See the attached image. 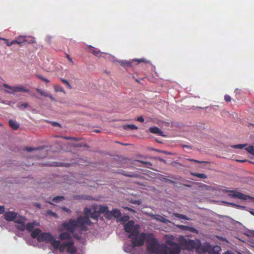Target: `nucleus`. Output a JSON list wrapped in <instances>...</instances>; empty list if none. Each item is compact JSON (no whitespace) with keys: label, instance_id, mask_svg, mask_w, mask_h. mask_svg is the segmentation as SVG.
Instances as JSON below:
<instances>
[{"label":"nucleus","instance_id":"29","mask_svg":"<svg viewBox=\"0 0 254 254\" xmlns=\"http://www.w3.org/2000/svg\"><path fill=\"white\" fill-rule=\"evenodd\" d=\"M123 128L126 130H127L129 129H131V130H134V129H137L138 127L134 125H124L123 126Z\"/></svg>","mask_w":254,"mask_h":254},{"label":"nucleus","instance_id":"26","mask_svg":"<svg viewBox=\"0 0 254 254\" xmlns=\"http://www.w3.org/2000/svg\"><path fill=\"white\" fill-rule=\"evenodd\" d=\"M54 90L55 92H61L64 93H65V92L63 87L59 84H56L54 86Z\"/></svg>","mask_w":254,"mask_h":254},{"label":"nucleus","instance_id":"24","mask_svg":"<svg viewBox=\"0 0 254 254\" xmlns=\"http://www.w3.org/2000/svg\"><path fill=\"white\" fill-rule=\"evenodd\" d=\"M8 123L10 127L14 130H16L19 127V124L15 121L10 120Z\"/></svg>","mask_w":254,"mask_h":254},{"label":"nucleus","instance_id":"53","mask_svg":"<svg viewBox=\"0 0 254 254\" xmlns=\"http://www.w3.org/2000/svg\"><path fill=\"white\" fill-rule=\"evenodd\" d=\"M4 211V207L3 206H0V214H2Z\"/></svg>","mask_w":254,"mask_h":254},{"label":"nucleus","instance_id":"32","mask_svg":"<svg viewBox=\"0 0 254 254\" xmlns=\"http://www.w3.org/2000/svg\"><path fill=\"white\" fill-rule=\"evenodd\" d=\"M64 197L63 196H57L54 197L52 199V201L58 203L61 201L64 200Z\"/></svg>","mask_w":254,"mask_h":254},{"label":"nucleus","instance_id":"4","mask_svg":"<svg viewBox=\"0 0 254 254\" xmlns=\"http://www.w3.org/2000/svg\"><path fill=\"white\" fill-rule=\"evenodd\" d=\"M148 234L145 233L139 234V233L138 234L133 235L132 238H129L131 239L132 248L142 246L144 244L145 240L146 241L147 239Z\"/></svg>","mask_w":254,"mask_h":254},{"label":"nucleus","instance_id":"3","mask_svg":"<svg viewBox=\"0 0 254 254\" xmlns=\"http://www.w3.org/2000/svg\"><path fill=\"white\" fill-rule=\"evenodd\" d=\"M124 230L127 233L128 238H132L133 235L138 234L140 230V226L135 225L132 220L129 221L124 226Z\"/></svg>","mask_w":254,"mask_h":254},{"label":"nucleus","instance_id":"27","mask_svg":"<svg viewBox=\"0 0 254 254\" xmlns=\"http://www.w3.org/2000/svg\"><path fill=\"white\" fill-rule=\"evenodd\" d=\"M15 227L18 230L23 231L25 229V225L24 223L18 222V223H16Z\"/></svg>","mask_w":254,"mask_h":254},{"label":"nucleus","instance_id":"51","mask_svg":"<svg viewBox=\"0 0 254 254\" xmlns=\"http://www.w3.org/2000/svg\"><path fill=\"white\" fill-rule=\"evenodd\" d=\"M122 64H125L127 66L131 65V63L130 62H128V61L122 62Z\"/></svg>","mask_w":254,"mask_h":254},{"label":"nucleus","instance_id":"36","mask_svg":"<svg viewBox=\"0 0 254 254\" xmlns=\"http://www.w3.org/2000/svg\"><path fill=\"white\" fill-rule=\"evenodd\" d=\"M124 172H125L124 171ZM123 175L125 176H127V177H131V178H138L139 175L137 174H135V173H129V174H127V173H122Z\"/></svg>","mask_w":254,"mask_h":254},{"label":"nucleus","instance_id":"11","mask_svg":"<svg viewBox=\"0 0 254 254\" xmlns=\"http://www.w3.org/2000/svg\"><path fill=\"white\" fill-rule=\"evenodd\" d=\"M211 249V245L208 242H205L203 244L199 245L197 248L196 252L198 253L202 254L203 253H210Z\"/></svg>","mask_w":254,"mask_h":254},{"label":"nucleus","instance_id":"31","mask_svg":"<svg viewBox=\"0 0 254 254\" xmlns=\"http://www.w3.org/2000/svg\"><path fill=\"white\" fill-rule=\"evenodd\" d=\"M42 148H42V147L34 148V147H26L25 150H26L28 152H31V151H35L36 152H39L41 150H42Z\"/></svg>","mask_w":254,"mask_h":254},{"label":"nucleus","instance_id":"63","mask_svg":"<svg viewBox=\"0 0 254 254\" xmlns=\"http://www.w3.org/2000/svg\"><path fill=\"white\" fill-rule=\"evenodd\" d=\"M223 254H233L231 252H227Z\"/></svg>","mask_w":254,"mask_h":254},{"label":"nucleus","instance_id":"37","mask_svg":"<svg viewBox=\"0 0 254 254\" xmlns=\"http://www.w3.org/2000/svg\"><path fill=\"white\" fill-rule=\"evenodd\" d=\"M60 137L63 139H65L66 140H71H71H73L74 141H76L79 140V139L78 138H76V137H72L66 136H61Z\"/></svg>","mask_w":254,"mask_h":254},{"label":"nucleus","instance_id":"44","mask_svg":"<svg viewBox=\"0 0 254 254\" xmlns=\"http://www.w3.org/2000/svg\"><path fill=\"white\" fill-rule=\"evenodd\" d=\"M247 145V144H237L234 145L232 146V147L235 149H242L244 147L246 146Z\"/></svg>","mask_w":254,"mask_h":254},{"label":"nucleus","instance_id":"48","mask_svg":"<svg viewBox=\"0 0 254 254\" xmlns=\"http://www.w3.org/2000/svg\"><path fill=\"white\" fill-rule=\"evenodd\" d=\"M61 209L63 211L66 212L67 213H71V210L67 208H66L65 207H62Z\"/></svg>","mask_w":254,"mask_h":254},{"label":"nucleus","instance_id":"42","mask_svg":"<svg viewBox=\"0 0 254 254\" xmlns=\"http://www.w3.org/2000/svg\"><path fill=\"white\" fill-rule=\"evenodd\" d=\"M174 215L180 218V219H185V220H188V218L187 217V216L184 214H179V213H175L174 214Z\"/></svg>","mask_w":254,"mask_h":254},{"label":"nucleus","instance_id":"46","mask_svg":"<svg viewBox=\"0 0 254 254\" xmlns=\"http://www.w3.org/2000/svg\"><path fill=\"white\" fill-rule=\"evenodd\" d=\"M47 213L49 215H52L53 216H54V217L55 218H58V215L55 212H53L52 210H49L47 211Z\"/></svg>","mask_w":254,"mask_h":254},{"label":"nucleus","instance_id":"58","mask_svg":"<svg viewBox=\"0 0 254 254\" xmlns=\"http://www.w3.org/2000/svg\"><path fill=\"white\" fill-rule=\"evenodd\" d=\"M47 97H49L52 100H55V99L53 98V97L51 95L49 94V93H48V96H47Z\"/></svg>","mask_w":254,"mask_h":254},{"label":"nucleus","instance_id":"40","mask_svg":"<svg viewBox=\"0 0 254 254\" xmlns=\"http://www.w3.org/2000/svg\"><path fill=\"white\" fill-rule=\"evenodd\" d=\"M188 160L192 162H194L195 163H199V164H208L209 162L208 161H199L195 159H188Z\"/></svg>","mask_w":254,"mask_h":254},{"label":"nucleus","instance_id":"15","mask_svg":"<svg viewBox=\"0 0 254 254\" xmlns=\"http://www.w3.org/2000/svg\"><path fill=\"white\" fill-rule=\"evenodd\" d=\"M98 211L100 212V213H104L105 217L106 218L110 219V216H109L110 215V211H109L107 206H100L99 208Z\"/></svg>","mask_w":254,"mask_h":254},{"label":"nucleus","instance_id":"49","mask_svg":"<svg viewBox=\"0 0 254 254\" xmlns=\"http://www.w3.org/2000/svg\"><path fill=\"white\" fill-rule=\"evenodd\" d=\"M129 219V217L128 216H124L122 217L121 219V221L123 222L127 221Z\"/></svg>","mask_w":254,"mask_h":254},{"label":"nucleus","instance_id":"25","mask_svg":"<svg viewBox=\"0 0 254 254\" xmlns=\"http://www.w3.org/2000/svg\"><path fill=\"white\" fill-rule=\"evenodd\" d=\"M152 217L154 219L159 220V221L163 223H167V222L169 221L168 220H167V219L165 218L164 217L160 215H153Z\"/></svg>","mask_w":254,"mask_h":254},{"label":"nucleus","instance_id":"1","mask_svg":"<svg viewBox=\"0 0 254 254\" xmlns=\"http://www.w3.org/2000/svg\"><path fill=\"white\" fill-rule=\"evenodd\" d=\"M146 249L148 254H168V247L163 244H160L152 233L148 234Z\"/></svg>","mask_w":254,"mask_h":254},{"label":"nucleus","instance_id":"19","mask_svg":"<svg viewBox=\"0 0 254 254\" xmlns=\"http://www.w3.org/2000/svg\"><path fill=\"white\" fill-rule=\"evenodd\" d=\"M89 48L90 49V52L94 55L98 57L101 56L102 52L99 50H98L91 46H90Z\"/></svg>","mask_w":254,"mask_h":254},{"label":"nucleus","instance_id":"56","mask_svg":"<svg viewBox=\"0 0 254 254\" xmlns=\"http://www.w3.org/2000/svg\"><path fill=\"white\" fill-rule=\"evenodd\" d=\"M66 57H67V59H68V60L70 62H71V63H72V64L73 63V61L72 60L71 58H70V57L69 56V55H67Z\"/></svg>","mask_w":254,"mask_h":254},{"label":"nucleus","instance_id":"39","mask_svg":"<svg viewBox=\"0 0 254 254\" xmlns=\"http://www.w3.org/2000/svg\"><path fill=\"white\" fill-rule=\"evenodd\" d=\"M36 91L39 93V94H40L42 96H43L44 97H47L48 96V93L42 90L41 89H39V88H36Z\"/></svg>","mask_w":254,"mask_h":254},{"label":"nucleus","instance_id":"20","mask_svg":"<svg viewBox=\"0 0 254 254\" xmlns=\"http://www.w3.org/2000/svg\"><path fill=\"white\" fill-rule=\"evenodd\" d=\"M31 232V236L32 238L33 239L37 238V240H38V237L41 233V230L39 228H36Z\"/></svg>","mask_w":254,"mask_h":254},{"label":"nucleus","instance_id":"30","mask_svg":"<svg viewBox=\"0 0 254 254\" xmlns=\"http://www.w3.org/2000/svg\"><path fill=\"white\" fill-rule=\"evenodd\" d=\"M191 175L201 179H206L207 177L206 175L203 173H191Z\"/></svg>","mask_w":254,"mask_h":254},{"label":"nucleus","instance_id":"5","mask_svg":"<svg viewBox=\"0 0 254 254\" xmlns=\"http://www.w3.org/2000/svg\"><path fill=\"white\" fill-rule=\"evenodd\" d=\"M180 243L183 249L192 250L194 249L197 250V248L200 245V241L198 240H193L182 238L180 240Z\"/></svg>","mask_w":254,"mask_h":254},{"label":"nucleus","instance_id":"34","mask_svg":"<svg viewBox=\"0 0 254 254\" xmlns=\"http://www.w3.org/2000/svg\"><path fill=\"white\" fill-rule=\"evenodd\" d=\"M61 80L66 85L67 88L69 89H72V87L68 80L63 78H61Z\"/></svg>","mask_w":254,"mask_h":254},{"label":"nucleus","instance_id":"23","mask_svg":"<svg viewBox=\"0 0 254 254\" xmlns=\"http://www.w3.org/2000/svg\"><path fill=\"white\" fill-rule=\"evenodd\" d=\"M178 227L183 231H189L191 232H196V230L193 227H190L185 225H179Z\"/></svg>","mask_w":254,"mask_h":254},{"label":"nucleus","instance_id":"45","mask_svg":"<svg viewBox=\"0 0 254 254\" xmlns=\"http://www.w3.org/2000/svg\"><path fill=\"white\" fill-rule=\"evenodd\" d=\"M28 106V104L27 103H24L20 105H18L17 107L20 109H23L26 108Z\"/></svg>","mask_w":254,"mask_h":254},{"label":"nucleus","instance_id":"33","mask_svg":"<svg viewBox=\"0 0 254 254\" xmlns=\"http://www.w3.org/2000/svg\"><path fill=\"white\" fill-rule=\"evenodd\" d=\"M34 227V224L33 223H28L25 226V228L29 232H31Z\"/></svg>","mask_w":254,"mask_h":254},{"label":"nucleus","instance_id":"10","mask_svg":"<svg viewBox=\"0 0 254 254\" xmlns=\"http://www.w3.org/2000/svg\"><path fill=\"white\" fill-rule=\"evenodd\" d=\"M84 213L85 216L82 217L83 224L84 225H88L89 226H91L93 223L89 219V217L91 216V214L92 213L91 210L88 207H85L84 209Z\"/></svg>","mask_w":254,"mask_h":254},{"label":"nucleus","instance_id":"54","mask_svg":"<svg viewBox=\"0 0 254 254\" xmlns=\"http://www.w3.org/2000/svg\"><path fill=\"white\" fill-rule=\"evenodd\" d=\"M73 237H74L75 239H76L77 240H80V236H78V235H77V234H73Z\"/></svg>","mask_w":254,"mask_h":254},{"label":"nucleus","instance_id":"16","mask_svg":"<svg viewBox=\"0 0 254 254\" xmlns=\"http://www.w3.org/2000/svg\"><path fill=\"white\" fill-rule=\"evenodd\" d=\"M14 44H17L20 46H22V44L27 41L25 36H19L15 38L13 40Z\"/></svg>","mask_w":254,"mask_h":254},{"label":"nucleus","instance_id":"22","mask_svg":"<svg viewBox=\"0 0 254 254\" xmlns=\"http://www.w3.org/2000/svg\"><path fill=\"white\" fill-rule=\"evenodd\" d=\"M59 238L62 240H70L71 236L68 232H63L60 234Z\"/></svg>","mask_w":254,"mask_h":254},{"label":"nucleus","instance_id":"41","mask_svg":"<svg viewBox=\"0 0 254 254\" xmlns=\"http://www.w3.org/2000/svg\"><path fill=\"white\" fill-rule=\"evenodd\" d=\"M1 39L4 41L5 44L7 46H11V45L14 44L13 40H12L11 42H9L7 39L5 38H1Z\"/></svg>","mask_w":254,"mask_h":254},{"label":"nucleus","instance_id":"8","mask_svg":"<svg viewBox=\"0 0 254 254\" xmlns=\"http://www.w3.org/2000/svg\"><path fill=\"white\" fill-rule=\"evenodd\" d=\"M56 241L54 238L50 233H41L38 237L39 242H45L46 243H50L52 245V242Z\"/></svg>","mask_w":254,"mask_h":254},{"label":"nucleus","instance_id":"14","mask_svg":"<svg viewBox=\"0 0 254 254\" xmlns=\"http://www.w3.org/2000/svg\"><path fill=\"white\" fill-rule=\"evenodd\" d=\"M17 213L13 211L6 212L4 216V219L7 221H12L17 217Z\"/></svg>","mask_w":254,"mask_h":254},{"label":"nucleus","instance_id":"6","mask_svg":"<svg viewBox=\"0 0 254 254\" xmlns=\"http://www.w3.org/2000/svg\"><path fill=\"white\" fill-rule=\"evenodd\" d=\"M3 86L10 90H5V92L9 94H13L14 92L28 93L29 92L28 89L22 86H10L6 83H3Z\"/></svg>","mask_w":254,"mask_h":254},{"label":"nucleus","instance_id":"13","mask_svg":"<svg viewBox=\"0 0 254 254\" xmlns=\"http://www.w3.org/2000/svg\"><path fill=\"white\" fill-rule=\"evenodd\" d=\"M66 251L70 254H74L76 252V249L74 246V242L72 241H69L66 242Z\"/></svg>","mask_w":254,"mask_h":254},{"label":"nucleus","instance_id":"43","mask_svg":"<svg viewBox=\"0 0 254 254\" xmlns=\"http://www.w3.org/2000/svg\"><path fill=\"white\" fill-rule=\"evenodd\" d=\"M26 221V218L24 216H20L19 217H18L16 220V221H15V222L16 223H18V222H22V223H24L25 221Z\"/></svg>","mask_w":254,"mask_h":254},{"label":"nucleus","instance_id":"35","mask_svg":"<svg viewBox=\"0 0 254 254\" xmlns=\"http://www.w3.org/2000/svg\"><path fill=\"white\" fill-rule=\"evenodd\" d=\"M135 161L140 162V163L144 164L145 165L144 167H146L148 168H150L151 166H152V163L149 162L143 161H141V160H135Z\"/></svg>","mask_w":254,"mask_h":254},{"label":"nucleus","instance_id":"9","mask_svg":"<svg viewBox=\"0 0 254 254\" xmlns=\"http://www.w3.org/2000/svg\"><path fill=\"white\" fill-rule=\"evenodd\" d=\"M229 193L228 195L233 198H239L243 200H247V199H250L254 200V197L244 194L240 192H238L235 190L229 191Z\"/></svg>","mask_w":254,"mask_h":254},{"label":"nucleus","instance_id":"7","mask_svg":"<svg viewBox=\"0 0 254 254\" xmlns=\"http://www.w3.org/2000/svg\"><path fill=\"white\" fill-rule=\"evenodd\" d=\"M166 244L170 246V248H168V254H180L181 248L178 244L171 241H167Z\"/></svg>","mask_w":254,"mask_h":254},{"label":"nucleus","instance_id":"47","mask_svg":"<svg viewBox=\"0 0 254 254\" xmlns=\"http://www.w3.org/2000/svg\"><path fill=\"white\" fill-rule=\"evenodd\" d=\"M224 99L226 102H230L231 101V97L229 95H225Z\"/></svg>","mask_w":254,"mask_h":254},{"label":"nucleus","instance_id":"60","mask_svg":"<svg viewBox=\"0 0 254 254\" xmlns=\"http://www.w3.org/2000/svg\"><path fill=\"white\" fill-rule=\"evenodd\" d=\"M134 61H137L138 63H140L141 62H144L143 59H137V60H135Z\"/></svg>","mask_w":254,"mask_h":254},{"label":"nucleus","instance_id":"52","mask_svg":"<svg viewBox=\"0 0 254 254\" xmlns=\"http://www.w3.org/2000/svg\"><path fill=\"white\" fill-rule=\"evenodd\" d=\"M137 121L140 122H144V119L142 116H140L137 118Z\"/></svg>","mask_w":254,"mask_h":254},{"label":"nucleus","instance_id":"2","mask_svg":"<svg viewBox=\"0 0 254 254\" xmlns=\"http://www.w3.org/2000/svg\"><path fill=\"white\" fill-rule=\"evenodd\" d=\"M82 217L79 216L76 220L70 219L67 222L63 223L62 226L69 232L73 234L76 228H79L80 230L86 231L87 227L84 225L82 222Z\"/></svg>","mask_w":254,"mask_h":254},{"label":"nucleus","instance_id":"18","mask_svg":"<svg viewBox=\"0 0 254 254\" xmlns=\"http://www.w3.org/2000/svg\"><path fill=\"white\" fill-rule=\"evenodd\" d=\"M149 130L151 133L163 136V132L157 127H151L149 128Z\"/></svg>","mask_w":254,"mask_h":254},{"label":"nucleus","instance_id":"50","mask_svg":"<svg viewBox=\"0 0 254 254\" xmlns=\"http://www.w3.org/2000/svg\"><path fill=\"white\" fill-rule=\"evenodd\" d=\"M228 204H229L231 206H235L237 208H244V206H241V205H238V204H235L233 203H229Z\"/></svg>","mask_w":254,"mask_h":254},{"label":"nucleus","instance_id":"21","mask_svg":"<svg viewBox=\"0 0 254 254\" xmlns=\"http://www.w3.org/2000/svg\"><path fill=\"white\" fill-rule=\"evenodd\" d=\"M221 248L219 246H215L213 247L211 246V249L209 253L210 254H220Z\"/></svg>","mask_w":254,"mask_h":254},{"label":"nucleus","instance_id":"17","mask_svg":"<svg viewBox=\"0 0 254 254\" xmlns=\"http://www.w3.org/2000/svg\"><path fill=\"white\" fill-rule=\"evenodd\" d=\"M110 215V219L112 218V217L115 218H118L121 215V211L117 208L113 209L112 211H109Z\"/></svg>","mask_w":254,"mask_h":254},{"label":"nucleus","instance_id":"38","mask_svg":"<svg viewBox=\"0 0 254 254\" xmlns=\"http://www.w3.org/2000/svg\"><path fill=\"white\" fill-rule=\"evenodd\" d=\"M245 150L252 155H254V147L253 146H249L248 147L246 148Z\"/></svg>","mask_w":254,"mask_h":254},{"label":"nucleus","instance_id":"59","mask_svg":"<svg viewBox=\"0 0 254 254\" xmlns=\"http://www.w3.org/2000/svg\"><path fill=\"white\" fill-rule=\"evenodd\" d=\"M36 43L35 41L33 39H31L30 40L29 42H28V43L29 44H33V43Z\"/></svg>","mask_w":254,"mask_h":254},{"label":"nucleus","instance_id":"62","mask_svg":"<svg viewBox=\"0 0 254 254\" xmlns=\"http://www.w3.org/2000/svg\"><path fill=\"white\" fill-rule=\"evenodd\" d=\"M44 81L46 82V83H49L50 82V80H48V79L45 78L44 80Z\"/></svg>","mask_w":254,"mask_h":254},{"label":"nucleus","instance_id":"61","mask_svg":"<svg viewBox=\"0 0 254 254\" xmlns=\"http://www.w3.org/2000/svg\"><path fill=\"white\" fill-rule=\"evenodd\" d=\"M159 160L164 163L166 162V160L162 158H159Z\"/></svg>","mask_w":254,"mask_h":254},{"label":"nucleus","instance_id":"12","mask_svg":"<svg viewBox=\"0 0 254 254\" xmlns=\"http://www.w3.org/2000/svg\"><path fill=\"white\" fill-rule=\"evenodd\" d=\"M52 246L54 248L55 250L59 249L61 253H63L66 248V242L63 243L61 245L59 241L56 240L52 242Z\"/></svg>","mask_w":254,"mask_h":254},{"label":"nucleus","instance_id":"64","mask_svg":"<svg viewBox=\"0 0 254 254\" xmlns=\"http://www.w3.org/2000/svg\"><path fill=\"white\" fill-rule=\"evenodd\" d=\"M167 182H169V183H174L173 181H172V180H169V179H167Z\"/></svg>","mask_w":254,"mask_h":254},{"label":"nucleus","instance_id":"55","mask_svg":"<svg viewBox=\"0 0 254 254\" xmlns=\"http://www.w3.org/2000/svg\"><path fill=\"white\" fill-rule=\"evenodd\" d=\"M53 125L54 126H57V127H61V125L60 124H59L58 123H57V122H53Z\"/></svg>","mask_w":254,"mask_h":254},{"label":"nucleus","instance_id":"57","mask_svg":"<svg viewBox=\"0 0 254 254\" xmlns=\"http://www.w3.org/2000/svg\"><path fill=\"white\" fill-rule=\"evenodd\" d=\"M37 77L39 79H40L41 80L44 81V79H45V77H44L43 76L40 75H37Z\"/></svg>","mask_w":254,"mask_h":254},{"label":"nucleus","instance_id":"28","mask_svg":"<svg viewBox=\"0 0 254 254\" xmlns=\"http://www.w3.org/2000/svg\"><path fill=\"white\" fill-rule=\"evenodd\" d=\"M100 212L98 210H94L93 212H92V213L91 214L90 217L93 219H95L96 220H97L98 219V217L100 216Z\"/></svg>","mask_w":254,"mask_h":254}]
</instances>
